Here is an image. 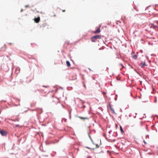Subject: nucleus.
<instances>
[{"instance_id":"nucleus-4","label":"nucleus","mask_w":158,"mask_h":158,"mask_svg":"<svg viewBox=\"0 0 158 158\" xmlns=\"http://www.w3.org/2000/svg\"><path fill=\"white\" fill-rule=\"evenodd\" d=\"M139 125L140 126H142L143 125H144L145 127L147 129V125L145 124V123L144 122H142V121L140 122L139 123Z\"/></svg>"},{"instance_id":"nucleus-23","label":"nucleus","mask_w":158,"mask_h":158,"mask_svg":"<svg viewBox=\"0 0 158 158\" xmlns=\"http://www.w3.org/2000/svg\"><path fill=\"white\" fill-rule=\"evenodd\" d=\"M102 93L103 94H106V93H104V92H103Z\"/></svg>"},{"instance_id":"nucleus-16","label":"nucleus","mask_w":158,"mask_h":158,"mask_svg":"<svg viewBox=\"0 0 158 158\" xmlns=\"http://www.w3.org/2000/svg\"><path fill=\"white\" fill-rule=\"evenodd\" d=\"M143 142L145 144H146L147 143L144 140H143Z\"/></svg>"},{"instance_id":"nucleus-19","label":"nucleus","mask_w":158,"mask_h":158,"mask_svg":"<svg viewBox=\"0 0 158 158\" xmlns=\"http://www.w3.org/2000/svg\"><path fill=\"white\" fill-rule=\"evenodd\" d=\"M19 126V125H15V127H18Z\"/></svg>"},{"instance_id":"nucleus-11","label":"nucleus","mask_w":158,"mask_h":158,"mask_svg":"<svg viewBox=\"0 0 158 158\" xmlns=\"http://www.w3.org/2000/svg\"><path fill=\"white\" fill-rule=\"evenodd\" d=\"M120 131H121V132H122V133H123L124 131L121 126H120Z\"/></svg>"},{"instance_id":"nucleus-20","label":"nucleus","mask_w":158,"mask_h":158,"mask_svg":"<svg viewBox=\"0 0 158 158\" xmlns=\"http://www.w3.org/2000/svg\"><path fill=\"white\" fill-rule=\"evenodd\" d=\"M62 11L63 12H65V10H62Z\"/></svg>"},{"instance_id":"nucleus-10","label":"nucleus","mask_w":158,"mask_h":158,"mask_svg":"<svg viewBox=\"0 0 158 158\" xmlns=\"http://www.w3.org/2000/svg\"><path fill=\"white\" fill-rule=\"evenodd\" d=\"M66 64L68 67H69L70 66V62L68 61H67L66 62Z\"/></svg>"},{"instance_id":"nucleus-5","label":"nucleus","mask_w":158,"mask_h":158,"mask_svg":"<svg viewBox=\"0 0 158 158\" xmlns=\"http://www.w3.org/2000/svg\"><path fill=\"white\" fill-rule=\"evenodd\" d=\"M78 117L81 119L85 120H88L89 119V118L87 117H83L81 116H78Z\"/></svg>"},{"instance_id":"nucleus-3","label":"nucleus","mask_w":158,"mask_h":158,"mask_svg":"<svg viewBox=\"0 0 158 158\" xmlns=\"http://www.w3.org/2000/svg\"><path fill=\"white\" fill-rule=\"evenodd\" d=\"M34 21L35 23H39L40 20V17H38L37 18H35L34 19Z\"/></svg>"},{"instance_id":"nucleus-8","label":"nucleus","mask_w":158,"mask_h":158,"mask_svg":"<svg viewBox=\"0 0 158 158\" xmlns=\"http://www.w3.org/2000/svg\"><path fill=\"white\" fill-rule=\"evenodd\" d=\"M140 65L141 67L143 68L144 66H146V64L145 62H142L140 64Z\"/></svg>"},{"instance_id":"nucleus-25","label":"nucleus","mask_w":158,"mask_h":158,"mask_svg":"<svg viewBox=\"0 0 158 158\" xmlns=\"http://www.w3.org/2000/svg\"><path fill=\"white\" fill-rule=\"evenodd\" d=\"M56 16L55 15H54V16Z\"/></svg>"},{"instance_id":"nucleus-13","label":"nucleus","mask_w":158,"mask_h":158,"mask_svg":"<svg viewBox=\"0 0 158 158\" xmlns=\"http://www.w3.org/2000/svg\"><path fill=\"white\" fill-rule=\"evenodd\" d=\"M157 102V98L156 97H155V100L154 101V102L155 103H156Z\"/></svg>"},{"instance_id":"nucleus-9","label":"nucleus","mask_w":158,"mask_h":158,"mask_svg":"<svg viewBox=\"0 0 158 158\" xmlns=\"http://www.w3.org/2000/svg\"><path fill=\"white\" fill-rule=\"evenodd\" d=\"M151 27H152L153 28L155 29H156V28H157V26H154L153 24H151Z\"/></svg>"},{"instance_id":"nucleus-15","label":"nucleus","mask_w":158,"mask_h":158,"mask_svg":"<svg viewBox=\"0 0 158 158\" xmlns=\"http://www.w3.org/2000/svg\"><path fill=\"white\" fill-rule=\"evenodd\" d=\"M83 86H84L85 88H86V86H85V84H84V83H83Z\"/></svg>"},{"instance_id":"nucleus-17","label":"nucleus","mask_w":158,"mask_h":158,"mask_svg":"<svg viewBox=\"0 0 158 158\" xmlns=\"http://www.w3.org/2000/svg\"><path fill=\"white\" fill-rule=\"evenodd\" d=\"M28 6H29V5H26V6H25V7H28Z\"/></svg>"},{"instance_id":"nucleus-12","label":"nucleus","mask_w":158,"mask_h":158,"mask_svg":"<svg viewBox=\"0 0 158 158\" xmlns=\"http://www.w3.org/2000/svg\"><path fill=\"white\" fill-rule=\"evenodd\" d=\"M137 56L136 55H135L133 56V58L135 59H136L137 58Z\"/></svg>"},{"instance_id":"nucleus-24","label":"nucleus","mask_w":158,"mask_h":158,"mask_svg":"<svg viewBox=\"0 0 158 158\" xmlns=\"http://www.w3.org/2000/svg\"><path fill=\"white\" fill-rule=\"evenodd\" d=\"M85 106H83V107L84 108H85Z\"/></svg>"},{"instance_id":"nucleus-21","label":"nucleus","mask_w":158,"mask_h":158,"mask_svg":"<svg viewBox=\"0 0 158 158\" xmlns=\"http://www.w3.org/2000/svg\"><path fill=\"white\" fill-rule=\"evenodd\" d=\"M55 100H57V101H58V99H56V98H55Z\"/></svg>"},{"instance_id":"nucleus-2","label":"nucleus","mask_w":158,"mask_h":158,"mask_svg":"<svg viewBox=\"0 0 158 158\" xmlns=\"http://www.w3.org/2000/svg\"><path fill=\"white\" fill-rule=\"evenodd\" d=\"M0 133L2 136H6L7 133L6 131L4 130H2L0 131Z\"/></svg>"},{"instance_id":"nucleus-26","label":"nucleus","mask_w":158,"mask_h":158,"mask_svg":"<svg viewBox=\"0 0 158 158\" xmlns=\"http://www.w3.org/2000/svg\"><path fill=\"white\" fill-rule=\"evenodd\" d=\"M148 137V136H146V137Z\"/></svg>"},{"instance_id":"nucleus-22","label":"nucleus","mask_w":158,"mask_h":158,"mask_svg":"<svg viewBox=\"0 0 158 158\" xmlns=\"http://www.w3.org/2000/svg\"><path fill=\"white\" fill-rule=\"evenodd\" d=\"M23 11V9H21V12H22Z\"/></svg>"},{"instance_id":"nucleus-14","label":"nucleus","mask_w":158,"mask_h":158,"mask_svg":"<svg viewBox=\"0 0 158 158\" xmlns=\"http://www.w3.org/2000/svg\"><path fill=\"white\" fill-rule=\"evenodd\" d=\"M99 147V146L98 144H96V148H98Z\"/></svg>"},{"instance_id":"nucleus-6","label":"nucleus","mask_w":158,"mask_h":158,"mask_svg":"<svg viewBox=\"0 0 158 158\" xmlns=\"http://www.w3.org/2000/svg\"><path fill=\"white\" fill-rule=\"evenodd\" d=\"M100 32V28H98L97 30L94 32L95 34H97L99 33Z\"/></svg>"},{"instance_id":"nucleus-18","label":"nucleus","mask_w":158,"mask_h":158,"mask_svg":"<svg viewBox=\"0 0 158 158\" xmlns=\"http://www.w3.org/2000/svg\"><path fill=\"white\" fill-rule=\"evenodd\" d=\"M120 65L121 66H122L123 68V67H124V66H123V64H120Z\"/></svg>"},{"instance_id":"nucleus-7","label":"nucleus","mask_w":158,"mask_h":158,"mask_svg":"<svg viewBox=\"0 0 158 158\" xmlns=\"http://www.w3.org/2000/svg\"><path fill=\"white\" fill-rule=\"evenodd\" d=\"M110 108L112 112L114 114H116V113L115 112L113 108L110 105H109Z\"/></svg>"},{"instance_id":"nucleus-1","label":"nucleus","mask_w":158,"mask_h":158,"mask_svg":"<svg viewBox=\"0 0 158 158\" xmlns=\"http://www.w3.org/2000/svg\"><path fill=\"white\" fill-rule=\"evenodd\" d=\"M101 38V36L99 35H97L93 36L91 38V41L95 42L96 41L97 39H100Z\"/></svg>"}]
</instances>
